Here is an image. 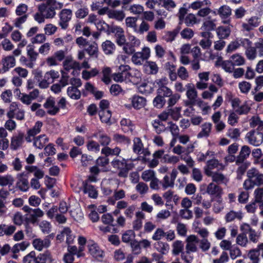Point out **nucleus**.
Returning <instances> with one entry per match:
<instances>
[{"label":"nucleus","instance_id":"obj_17","mask_svg":"<svg viewBox=\"0 0 263 263\" xmlns=\"http://www.w3.org/2000/svg\"><path fill=\"white\" fill-rule=\"evenodd\" d=\"M199 238L195 235H190L187 237L185 240V250L187 253L196 252L198 250L197 244L198 243Z\"/></svg>","mask_w":263,"mask_h":263},{"label":"nucleus","instance_id":"obj_5","mask_svg":"<svg viewBox=\"0 0 263 263\" xmlns=\"http://www.w3.org/2000/svg\"><path fill=\"white\" fill-rule=\"evenodd\" d=\"M28 9L27 5L24 4H21L16 7L15 13L18 17L14 20L16 27L22 28V25L26 22L28 17V14L27 13Z\"/></svg>","mask_w":263,"mask_h":263},{"label":"nucleus","instance_id":"obj_41","mask_svg":"<svg viewBox=\"0 0 263 263\" xmlns=\"http://www.w3.org/2000/svg\"><path fill=\"white\" fill-rule=\"evenodd\" d=\"M85 88L86 90L91 92L97 99H100L102 98L103 92L101 91L97 90L96 88L89 82H87L85 85Z\"/></svg>","mask_w":263,"mask_h":263},{"label":"nucleus","instance_id":"obj_61","mask_svg":"<svg viewBox=\"0 0 263 263\" xmlns=\"http://www.w3.org/2000/svg\"><path fill=\"white\" fill-rule=\"evenodd\" d=\"M199 247L202 252L208 251L211 246V242L208 239H199Z\"/></svg>","mask_w":263,"mask_h":263},{"label":"nucleus","instance_id":"obj_19","mask_svg":"<svg viewBox=\"0 0 263 263\" xmlns=\"http://www.w3.org/2000/svg\"><path fill=\"white\" fill-rule=\"evenodd\" d=\"M219 171H214V173H210L206 176L211 177L212 181L215 182L217 184L227 185L229 181V178Z\"/></svg>","mask_w":263,"mask_h":263},{"label":"nucleus","instance_id":"obj_12","mask_svg":"<svg viewBox=\"0 0 263 263\" xmlns=\"http://www.w3.org/2000/svg\"><path fill=\"white\" fill-rule=\"evenodd\" d=\"M217 169V171L223 170L224 168V165L220 163L219 161L216 159H212L208 160L206 163V165L204 167V173L206 175H209L210 173H213L214 171L212 170Z\"/></svg>","mask_w":263,"mask_h":263},{"label":"nucleus","instance_id":"obj_38","mask_svg":"<svg viewBox=\"0 0 263 263\" xmlns=\"http://www.w3.org/2000/svg\"><path fill=\"white\" fill-rule=\"evenodd\" d=\"M212 124L211 123H204L201 126V130L198 134L197 138H201L209 136L211 132Z\"/></svg>","mask_w":263,"mask_h":263},{"label":"nucleus","instance_id":"obj_52","mask_svg":"<svg viewBox=\"0 0 263 263\" xmlns=\"http://www.w3.org/2000/svg\"><path fill=\"white\" fill-rule=\"evenodd\" d=\"M144 67L146 70L148 69L149 70V74H155L158 71V67L154 62L147 61L146 64L144 65Z\"/></svg>","mask_w":263,"mask_h":263},{"label":"nucleus","instance_id":"obj_44","mask_svg":"<svg viewBox=\"0 0 263 263\" xmlns=\"http://www.w3.org/2000/svg\"><path fill=\"white\" fill-rule=\"evenodd\" d=\"M83 192L92 198H96L98 196V193L94 186L87 183L84 184Z\"/></svg>","mask_w":263,"mask_h":263},{"label":"nucleus","instance_id":"obj_64","mask_svg":"<svg viewBox=\"0 0 263 263\" xmlns=\"http://www.w3.org/2000/svg\"><path fill=\"white\" fill-rule=\"evenodd\" d=\"M255 201L257 203L263 202V187H258L254 192Z\"/></svg>","mask_w":263,"mask_h":263},{"label":"nucleus","instance_id":"obj_1","mask_svg":"<svg viewBox=\"0 0 263 263\" xmlns=\"http://www.w3.org/2000/svg\"><path fill=\"white\" fill-rule=\"evenodd\" d=\"M116 43L122 49V52L125 54L118 55V60L124 63L128 56L135 51V47L139 46L140 42L134 36L131 42H127L123 29L116 26Z\"/></svg>","mask_w":263,"mask_h":263},{"label":"nucleus","instance_id":"obj_51","mask_svg":"<svg viewBox=\"0 0 263 263\" xmlns=\"http://www.w3.org/2000/svg\"><path fill=\"white\" fill-rule=\"evenodd\" d=\"M183 22L187 27H192L197 23V20L194 14L190 13L186 15L185 17L183 19Z\"/></svg>","mask_w":263,"mask_h":263},{"label":"nucleus","instance_id":"obj_2","mask_svg":"<svg viewBox=\"0 0 263 263\" xmlns=\"http://www.w3.org/2000/svg\"><path fill=\"white\" fill-rule=\"evenodd\" d=\"M63 6V3L55 0H48L38 6V10L41 11L46 18H52L55 14V10L61 9Z\"/></svg>","mask_w":263,"mask_h":263},{"label":"nucleus","instance_id":"obj_60","mask_svg":"<svg viewBox=\"0 0 263 263\" xmlns=\"http://www.w3.org/2000/svg\"><path fill=\"white\" fill-rule=\"evenodd\" d=\"M227 136L232 139L237 140L240 136V129L237 128H231L228 129Z\"/></svg>","mask_w":263,"mask_h":263},{"label":"nucleus","instance_id":"obj_14","mask_svg":"<svg viewBox=\"0 0 263 263\" xmlns=\"http://www.w3.org/2000/svg\"><path fill=\"white\" fill-rule=\"evenodd\" d=\"M248 178H250L256 186H260L263 184V174L255 168H252L247 172Z\"/></svg>","mask_w":263,"mask_h":263},{"label":"nucleus","instance_id":"obj_27","mask_svg":"<svg viewBox=\"0 0 263 263\" xmlns=\"http://www.w3.org/2000/svg\"><path fill=\"white\" fill-rule=\"evenodd\" d=\"M16 61L13 55H8L4 57L2 60L3 67L2 70L3 72L8 71L10 68L13 67L15 65Z\"/></svg>","mask_w":263,"mask_h":263},{"label":"nucleus","instance_id":"obj_13","mask_svg":"<svg viewBox=\"0 0 263 263\" xmlns=\"http://www.w3.org/2000/svg\"><path fill=\"white\" fill-rule=\"evenodd\" d=\"M22 210L29 215V219L32 223L36 222L38 218L44 215V212L39 208L33 209L28 205H25Z\"/></svg>","mask_w":263,"mask_h":263},{"label":"nucleus","instance_id":"obj_25","mask_svg":"<svg viewBox=\"0 0 263 263\" xmlns=\"http://www.w3.org/2000/svg\"><path fill=\"white\" fill-rule=\"evenodd\" d=\"M116 165L118 169L119 170L118 175L121 177H126L128 175L129 167L126 163V160L122 159V160L116 159Z\"/></svg>","mask_w":263,"mask_h":263},{"label":"nucleus","instance_id":"obj_28","mask_svg":"<svg viewBox=\"0 0 263 263\" xmlns=\"http://www.w3.org/2000/svg\"><path fill=\"white\" fill-rule=\"evenodd\" d=\"M16 229V228L14 225H8L5 223L0 224V237H3L4 235L10 236L14 233Z\"/></svg>","mask_w":263,"mask_h":263},{"label":"nucleus","instance_id":"obj_40","mask_svg":"<svg viewBox=\"0 0 263 263\" xmlns=\"http://www.w3.org/2000/svg\"><path fill=\"white\" fill-rule=\"evenodd\" d=\"M138 89L141 93L149 94L153 91V84L149 82H144L138 86Z\"/></svg>","mask_w":263,"mask_h":263},{"label":"nucleus","instance_id":"obj_63","mask_svg":"<svg viewBox=\"0 0 263 263\" xmlns=\"http://www.w3.org/2000/svg\"><path fill=\"white\" fill-rule=\"evenodd\" d=\"M155 177V172L153 170H148L144 171L141 176L142 179L145 181H149L152 180Z\"/></svg>","mask_w":263,"mask_h":263},{"label":"nucleus","instance_id":"obj_8","mask_svg":"<svg viewBox=\"0 0 263 263\" xmlns=\"http://www.w3.org/2000/svg\"><path fill=\"white\" fill-rule=\"evenodd\" d=\"M246 138L250 144L257 146L262 143L263 134L261 132L253 129L247 134Z\"/></svg>","mask_w":263,"mask_h":263},{"label":"nucleus","instance_id":"obj_48","mask_svg":"<svg viewBox=\"0 0 263 263\" xmlns=\"http://www.w3.org/2000/svg\"><path fill=\"white\" fill-rule=\"evenodd\" d=\"M172 253L175 255H178L183 252L184 245L182 241L176 240L174 242L173 245Z\"/></svg>","mask_w":263,"mask_h":263},{"label":"nucleus","instance_id":"obj_59","mask_svg":"<svg viewBox=\"0 0 263 263\" xmlns=\"http://www.w3.org/2000/svg\"><path fill=\"white\" fill-rule=\"evenodd\" d=\"M165 103V100L159 94L154 98L153 100V104L155 107L157 108H161Z\"/></svg>","mask_w":263,"mask_h":263},{"label":"nucleus","instance_id":"obj_36","mask_svg":"<svg viewBox=\"0 0 263 263\" xmlns=\"http://www.w3.org/2000/svg\"><path fill=\"white\" fill-rule=\"evenodd\" d=\"M32 245L36 250L39 251H42L44 248H47L50 246L48 240L45 238L44 239H41V238L34 239L32 242Z\"/></svg>","mask_w":263,"mask_h":263},{"label":"nucleus","instance_id":"obj_53","mask_svg":"<svg viewBox=\"0 0 263 263\" xmlns=\"http://www.w3.org/2000/svg\"><path fill=\"white\" fill-rule=\"evenodd\" d=\"M156 250L163 254H166L169 250V245L165 242L158 241L155 244Z\"/></svg>","mask_w":263,"mask_h":263},{"label":"nucleus","instance_id":"obj_29","mask_svg":"<svg viewBox=\"0 0 263 263\" xmlns=\"http://www.w3.org/2000/svg\"><path fill=\"white\" fill-rule=\"evenodd\" d=\"M207 193L214 197L221 196L222 194V189L218 185L213 182L210 183L207 187Z\"/></svg>","mask_w":263,"mask_h":263},{"label":"nucleus","instance_id":"obj_45","mask_svg":"<svg viewBox=\"0 0 263 263\" xmlns=\"http://www.w3.org/2000/svg\"><path fill=\"white\" fill-rule=\"evenodd\" d=\"M242 218V213L240 212H236L234 211H231L225 216V220L227 222H230L237 218L239 220Z\"/></svg>","mask_w":263,"mask_h":263},{"label":"nucleus","instance_id":"obj_6","mask_svg":"<svg viewBox=\"0 0 263 263\" xmlns=\"http://www.w3.org/2000/svg\"><path fill=\"white\" fill-rule=\"evenodd\" d=\"M240 230L245 234H248L249 239L253 243H257L260 237V232L253 229L251 226L247 223H242L240 227Z\"/></svg>","mask_w":263,"mask_h":263},{"label":"nucleus","instance_id":"obj_58","mask_svg":"<svg viewBox=\"0 0 263 263\" xmlns=\"http://www.w3.org/2000/svg\"><path fill=\"white\" fill-rule=\"evenodd\" d=\"M160 183L163 190H165L169 187H173L174 185V182L167 175H165L163 180L160 181Z\"/></svg>","mask_w":263,"mask_h":263},{"label":"nucleus","instance_id":"obj_39","mask_svg":"<svg viewBox=\"0 0 263 263\" xmlns=\"http://www.w3.org/2000/svg\"><path fill=\"white\" fill-rule=\"evenodd\" d=\"M14 177L10 174L0 175V185L2 186H8L10 187L14 182Z\"/></svg>","mask_w":263,"mask_h":263},{"label":"nucleus","instance_id":"obj_55","mask_svg":"<svg viewBox=\"0 0 263 263\" xmlns=\"http://www.w3.org/2000/svg\"><path fill=\"white\" fill-rule=\"evenodd\" d=\"M99 115L102 122L108 123L110 119L111 114L109 110H100Z\"/></svg>","mask_w":263,"mask_h":263},{"label":"nucleus","instance_id":"obj_26","mask_svg":"<svg viewBox=\"0 0 263 263\" xmlns=\"http://www.w3.org/2000/svg\"><path fill=\"white\" fill-rule=\"evenodd\" d=\"M16 186L22 192H26L29 189V184L27 178L25 177L24 173L17 175V181Z\"/></svg>","mask_w":263,"mask_h":263},{"label":"nucleus","instance_id":"obj_62","mask_svg":"<svg viewBox=\"0 0 263 263\" xmlns=\"http://www.w3.org/2000/svg\"><path fill=\"white\" fill-rule=\"evenodd\" d=\"M177 76L182 80H187L189 77V74L186 68L184 66H180L177 70Z\"/></svg>","mask_w":263,"mask_h":263},{"label":"nucleus","instance_id":"obj_3","mask_svg":"<svg viewBox=\"0 0 263 263\" xmlns=\"http://www.w3.org/2000/svg\"><path fill=\"white\" fill-rule=\"evenodd\" d=\"M76 42L80 48H84L90 57L98 58L99 49L95 42H89L86 39L80 36L76 39Z\"/></svg>","mask_w":263,"mask_h":263},{"label":"nucleus","instance_id":"obj_56","mask_svg":"<svg viewBox=\"0 0 263 263\" xmlns=\"http://www.w3.org/2000/svg\"><path fill=\"white\" fill-rule=\"evenodd\" d=\"M42 126L43 123L41 121H37L33 127L27 131V134L35 136L41 132Z\"/></svg>","mask_w":263,"mask_h":263},{"label":"nucleus","instance_id":"obj_10","mask_svg":"<svg viewBox=\"0 0 263 263\" xmlns=\"http://www.w3.org/2000/svg\"><path fill=\"white\" fill-rule=\"evenodd\" d=\"M215 13L216 14L215 12ZM216 14L219 15L223 24L230 25L231 21L230 16L232 15V9L230 6L227 5L221 6L217 10Z\"/></svg>","mask_w":263,"mask_h":263},{"label":"nucleus","instance_id":"obj_11","mask_svg":"<svg viewBox=\"0 0 263 263\" xmlns=\"http://www.w3.org/2000/svg\"><path fill=\"white\" fill-rule=\"evenodd\" d=\"M130 67L128 65L121 64L116 73V82H123L129 79L130 74L129 72Z\"/></svg>","mask_w":263,"mask_h":263},{"label":"nucleus","instance_id":"obj_47","mask_svg":"<svg viewBox=\"0 0 263 263\" xmlns=\"http://www.w3.org/2000/svg\"><path fill=\"white\" fill-rule=\"evenodd\" d=\"M68 96L71 99L78 100L80 98L81 92L77 88L74 86L68 87L67 90Z\"/></svg>","mask_w":263,"mask_h":263},{"label":"nucleus","instance_id":"obj_33","mask_svg":"<svg viewBox=\"0 0 263 263\" xmlns=\"http://www.w3.org/2000/svg\"><path fill=\"white\" fill-rule=\"evenodd\" d=\"M146 100L145 98L139 96H134L132 99V104L133 107L139 109L145 106Z\"/></svg>","mask_w":263,"mask_h":263},{"label":"nucleus","instance_id":"obj_31","mask_svg":"<svg viewBox=\"0 0 263 263\" xmlns=\"http://www.w3.org/2000/svg\"><path fill=\"white\" fill-rule=\"evenodd\" d=\"M251 153V149L247 145L242 146L239 154L236 159L237 164L242 163L247 159Z\"/></svg>","mask_w":263,"mask_h":263},{"label":"nucleus","instance_id":"obj_43","mask_svg":"<svg viewBox=\"0 0 263 263\" xmlns=\"http://www.w3.org/2000/svg\"><path fill=\"white\" fill-rule=\"evenodd\" d=\"M216 32L220 39H224L230 35L231 30L229 27L220 26L217 28Z\"/></svg>","mask_w":263,"mask_h":263},{"label":"nucleus","instance_id":"obj_16","mask_svg":"<svg viewBox=\"0 0 263 263\" xmlns=\"http://www.w3.org/2000/svg\"><path fill=\"white\" fill-rule=\"evenodd\" d=\"M65 56L66 51L62 50L57 51L52 56L47 58V64L49 66H57L59 64L58 62L62 61L65 59Z\"/></svg>","mask_w":263,"mask_h":263},{"label":"nucleus","instance_id":"obj_22","mask_svg":"<svg viewBox=\"0 0 263 263\" xmlns=\"http://www.w3.org/2000/svg\"><path fill=\"white\" fill-rule=\"evenodd\" d=\"M260 24L259 18L257 16H252L248 20V23L242 24L241 30L243 31H250L259 26Z\"/></svg>","mask_w":263,"mask_h":263},{"label":"nucleus","instance_id":"obj_49","mask_svg":"<svg viewBox=\"0 0 263 263\" xmlns=\"http://www.w3.org/2000/svg\"><path fill=\"white\" fill-rule=\"evenodd\" d=\"M133 142V152L136 154L140 155V152L143 149V144L141 140L140 139V138L136 137L134 138Z\"/></svg>","mask_w":263,"mask_h":263},{"label":"nucleus","instance_id":"obj_21","mask_svg":"<svg viewBox=\"0 0 263 263\" xmlns=\"http://www.w3.org/2000/svg\"><path fill=\"white\" fill-rule=\"evenodd\" d=\"M130 139L126 136L119 134H116V145H119L120 148L116 146V156H118V154L121 151V148H125L130 144Z\"/></svg>","mask_w":263,"mask_h":263},{"label":"nucleus","instance_id":"obj_37","mask_svg":"<svg viewBox=\"0 0 263 263\" xmlns=\"http://www.w3.org/2000/svg\"><path fill=\"white\" fill-rule=\"evenodd\" d=\"M103 78L102 81L105 84H109L111 81V78L113 77V79L115 80V74L111 75V70L109 67H104L102 70Z\"/></svg>","mask_w":263,"mask_h":263},{"label":"nucleus","instance_id":"obj_46","mask_svg":"<svg viewBox=\"0 0 263 263\" xmlns=\"http://www.w3.org/2000/svg\"><path fill=\"white\" fill-rule=\"evenodd\" d=\"M29 246V243L27 241H24L20 243L15 244L12 248L11 251L13 254H16L20 251L25 250Z\"/></svg>","mask_w":263,"mask_h":263},{"label":"nucleus","instance_id":"obj_9","mask_svg":"<svg viewBox=\"0 0 263 263\" xmlns=\"http://www.w3.org/2000/svg\"><path fill=\"white\" fill-rule=\"evenodd\" d=\"M133 54H134L132 56V61L133 63L136 65H141L145 60L149 58L150 49L148 47H144L142 51L137 52L135 51Z\"/></svg>","mask_w":263,"mask_h":263},{"label":"nucleus","instance_id":"obj_30","mask_svg":"<svg viewBox=\"0 0 263 263\" xmlns=\"http://www.w3.org/2000/svg\"><path fill=\"white\" fill-rule=\"evenodd\" d=\"M164 68L168 73L169 78L172 81L177 79L176 66L173 63L167 62L164 65Z\"/></svg>","mask_w":263,"mask_h":263},{"label":"nucleus","instance_id":"obj_20","mask_svg":"<svg viewBox=\"0 0 263 263\" xmlns=\"http://www.w3.org/2000/svg\"><path fill=\"white\" fill-rule=\"evenodd\" d=\"M24 134L21 132L14 135L11 139L10 146L11 149L16 150L22 146L24 142Z\"/></svg>","mask_w":263,"mask_h":263},{"label":"nucleus","instance_id":"obj_15","mask_svg":"<svg viewBox=\"0 0 263 263\" xmlns=\"http://www.w3.org/2000/svg\"><path fill=\"white\" fill-rule=\"evenodd\" d=\"M130 246L132 253L135 255H138L141 252V246L146 249L150 247L151 242L147 239H143L140 241L134 240L130 242Z\"/></svg>","mask_w":263,"mask_h":263},{"label":"nucleus","instance_id":"obj_4","mask_svg":"<svg viewBox=\"0 0 263 263\" xmlns=\"http://www.w3.org/2000/svg\"><path fill=\"white\" fill-rule=\"evenodd\" d=\"M186 96L187 100L183 101L185 106H188L194 110L193 107L196 105V100L198 98V92L194 84L189 83L185 85Z\"/></svg>","mask_w":263,"mask_h":263},{"label":"nucleus","instance_id":"obj_42","mask_svg":"<svg viewBox=\"0 0 263 263\" xmlns=\"http://www.w3.org/2000/svg\"><path fill=\"white\" fill-rule=\"evenodd\" d=\"M259 254L258 249H254L250 250L248 254V257L250 260L248 263H259Z\"/></svg>","mask_w":263,"mask_h":263},{"label":"nucleus","instance_id":"obj_54","mask_svg":"<svg viewBox=\"0 0 263 263\" xmlns=\"http://www.w3.org/2000/svg\"><path fill=\"white\" fill-rule=\"evenodd\" d=\"M230 59L234 66H241L243 65L245 62V58L238 54L232 55Z\"/></svg>","mask_w":263,"mask_h":263},{"label":"nucleus","instance_id":"obj_23","mask_svg":"<svg viewBox=\"0 0 263 263\" xmlns=\"http://www.w3.org/2000/svg\"><path fill=\"white\" fill-rule=\"evenodd\" d=\"M216 66H221L227 72L232 73L234 69V65L230 59L223 61L221 57H219L215 62Z\"/></svg>","mask_w":263,"mask_h":263},{"label":"nucleus","instance_id":"obj_32","mask_svg":"<svg viewBox=\"0 0 263 263\" xmlns=\"http://www.w3.org/2000/svg\"><path fill=\"white\" fill-rule=\"evenodd\" d=\"M49 139L46 135H41L33 139V145L39 149L43 148L48 142Z\"/></svg>","mask_w":263,"mask_h":263},{"label":"nucleus","instance_id":"obj_50","mask_svg":"<svg viewBox=\"0 0 263 263\" xmlns=\"http://www.w3.org/2000/svg\"><path fill=\"white\" fill-rule=\"evenodd\" d=\"M136 235L134 231L127 230L123 235L122 237V241L125 243H130L135 239Z\"/></svg>","mask_w":263,"mask_h":263},{"label":"nucleus","instance_id":"obj_18","mask_svg":"<svg viewBox=\"0 0 263 263\" xmlns=\"http://www.w3.org/2000/svg\"><path fill=\"white\" fill-rule=\"evenodd\" d=\"M89 253L98 260L102 259L104 256L103 251L100 248L97 243L93 241L89 242L88 245Z\"/></svg>","mask_w":263,"mask_h":263},{"label":"nucleus","instance_id":"obj_57","mask_svg":"<svg viewBox=\"0 0 263 263\" xmlns=\"http://www.w3.org/2000/svg\"><path fill=\"white\" fill-rule=\"evenodd\" d=\"M103 51L106 54H111L114 49V44L110 41L106 40L102 45Z\"/></svg>","mask_w":263,"mask_h":263},{"label":"nucleus","instance_id":"obj_34","mask_svg":"<svg viewBox=\"0 0 263 263\" xmlns=\"http://www.w3.org/2000/svg\"><path fill=\"white\" fill-rule=\"evenodd\" d=\"M92 137L97 139L100 144L102 146L108 145L110 141V138L101 131L93 134Z\"/></svg>","mask_w":263,"mask_h":263},{"label":"nucleus","instance_id":"obj_35","mask_svg":"<svg viewBox=\"0 0 263 263\" xmlns=\"http://www.w3.org/2000/svg\"><path fill=\"white\" fill-rule=\"evenodd\" d=\"M63 67L66 71H69L72 69H80L79 62L73 61L71 58L67 57L63 63Z\"/></svg>","mask_w":263,"mask_h":263},{"label":"nucleus","instance_id":"obj_24","mask_svg":"<svg viewBox=\"0 0 263 263\" xmlns=\"http://www.w3.org/2000/svg\"><path fill=\"white\" fill-rule=\"evenodd\" d=\"M53 98H48L44 104V107L47 109V113L52 116L55 115L59 111V107L55 106Z\"/></svg>","mask_w":263,"mask_h":263},{"label":"nucleus","instance_id":"obj_7","mask_svg":"<svg viewBox=\"0 0 263 263\" xmlns=\"http://www.w3.org/2000/svg\"><path fill=\"white\" fill-rule=\"evenodd\" d=\"M72 16V10L69 9H62L59 13L58 25L62 29L66 30L69 26V23Z\"/></svg>","mask_w":263,"mask_h":263}]
</instances>
